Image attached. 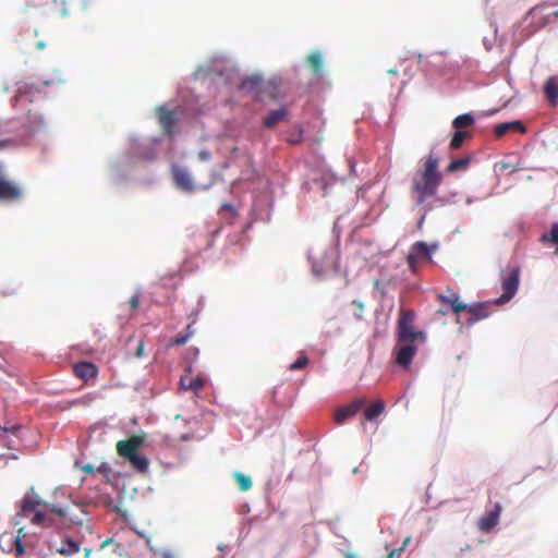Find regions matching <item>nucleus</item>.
Listing matches in <instances>:
<instances>
[{
  "mask_svg": "<svg viewBox=\"0 0 558 558\" xmlns=\"http://www.w3.org/2000/svg\"><path fill=\"white\" fill-rule=\"evenodd\" d=\"M46 46H47L46 43L43 41V40H39V41L36 43V49H38V50L45 49Z\"/></svg>",
  "mask_w": 558,
  "mask_h": 558,
  "instance_id": "nucleus-44",
  "label": "nucleus"
},
{
  "mask_svg": "<svg viewBox=\"0 0 558 558\" xmlns=\"http://www.w3.org/2000/svg\"><path fill=\"white\" fill-rule=\"evenodd\" d=\"M143 352H144V343L141 341L138 347H137V350H136V356L137 357H142L143 356Z\"/></svg>",
  "mask_w": 558,
  "mask_h": 558,
  "instance_id": "nucleus-43",
  "label": "nucleus"
},
{
  "mask_svg": "<svg viewBox=\"0 0 558 558\" xmlns=\"http://www.w3.org/2000/svg\"><path fill=\"white\" fill-rule=\"evenodd\" d=\"M544 94L549 105L555 107L558 104V78L549 77L544 85Z\"/></svg>",
  "mask_w": 558,
  "mask_h": 558,
  "instance_id": "nucleus-14",
  "label": "nucleus"
},
{
  "mask_svg": "<svg viewBox=\"0 0 558 558\" xmlns=\"http://www.w3.org/2000/svg\"><path fill=\"white\" fill-rule=\"evenodd\" d=\"M420 259L421 258L418 256H416V254H414L413 252L410 251V253L407 257V263H408L409 268L412 271H416V267H417Z\"/></svg>",
  "mask_w": 558,
  "mask_h": 558,
  "instance_id": "nucleus-33",
  "label": "nucleus"
},
{
  "mask_svg": "<svg viewBox=\"0 0 558 558\" xmlns=\"http://www.w3.org/2000/svg\"><path fill=\"white\" fill-rule=\"evenodd\" d=\"M415 313L412 310L401 307L397 323L398 342H424L426 337L421 330H414Z\"/></svg>",
  "mask_w": 558,
  "mask_h": 558,
  "instance_id": "nucleus-2",
  "label": "nucleus"
},
{
  "mask_svg": "<svg viewBox=\"0 0 558 558\" xmlns=\"http://www.w3.org/2000/svg\"><path fill=\"white\" fill-rule=\"evenodd\" d=\"M437 299L444 304V308H440L438 312L442 315H447L449 312H452L457 315V323L460 324L462 322L463 311L466 308V304L460 301V296L450 290H448V294H438Z\"/></svg>",
  "mask_w": 558,
  "mask_h": 558,
  "instance_id": "nucleus-3",
  "label": "nucleus"
},
{
  "mask_svg": "<svg viewBox=\"0 0 558 558\" xmlns=\"http://www.w3.org/2000/svg\"><path fill=\"white\" fill-rule=\"evenodd\" d=\"M474 124V117L471 113H463L458 116L452 121V126L459 131H465L464 129Z\"/></svg>",
  "mask_w": 558,
  "mask_h": 558,
  "instance_id": "nucleus-20",
  "label": "nucleus"
},
{
  "mask_svg": "<svg viewBox=\"0 0 558 558\" xmlns=\"http://www.w3.org/2000/svg\"><path fill=\"white\" fill-rule=\"evenodd\" d=\"M0 429H1V430H3V432H5V429H4V428H2L1 426H0Z\"/></svg>",
  "mask_w": 558,
  "mask_h": 558,
  "instance_id": "nucleus-50",
  "label": "nucleus"
},
{
  "mask_svg": "<svg viewBox=\"0 0 558 558\" xmlns=\"http://www.w3.org/2000/svg\"><path fill=\"white\" fill-rule=\"evenodd\" d=\"M234 478H235L236 484L239 485V488L242 492H246V490L251 489L252 480L250 476H247L243 473L236 472V473H234Z\"/></svg>",
  "mask_w": 558,
  "mask_h": 558,
  "instance_id": "nucleus-28",
  "label": "nucleus"
},
{
  "mask_svg": "<svg viewBox=\"0 0 558 558\" xmlns=\"http://www.w3.org/2000/svg\"><path fill=\"white\" fill-rule=\"evenodd\" d=\"M288 111L286 108H280L269 112L264 119V125L268 129L276 126L279 122L286 121Z\"/></svg>",
  "mask_w": 558,
  "mask_h": 558,
  "instance_id": "nucleus-15",
  "label": "nucleus"
},
{
  "mask_svg": "<svg viewBox=\"0 0 558 558\" xmlns=\"http://www.w3.org/2000/svg\"><path fill=\"white\" fill-rule=\"evenodd\" d=\"M198 157H199L201 160L206 161V160H208L210 158V154L207 150H202V151L198 153Z\"/></svg>",
  "mask_w": 558,
  "mask_h": 558,
  "instance_id": "nucleus-40",
  "label": "nucleus"
},
{
  "mask_svg": "<svg viewBox=\"0 0 558 558\" xmlns=\"http://www.w3.org/2000/svg\"><path fill=\"white\" fill-rule=\"evenodd\" d=\"M501 510L502 507L499 502H495L490 509H486L478 520V529L485 533L490 532L498 524Z\"/></svg>",
  "mask_w": 558,
  "mask_h": 558,
  "instance_id": "nucleus-9",
  "label": "nucleus"
},
{
  "mask_svg": "<svg viewBox=\"0 0 558 558\" xmlns=\"http://www.w3.org/2000/svg\"><path fill=\"white\" fill-rule=\"evenodd\" d=\"M223 208L232 209V206H231V205L226 204V205H223Z\"/></svg>",
  "mask_w": 558,
  "mask_h": 558,
  "instance_id": "nucleus-48",
  "label": "nucleus"
},
{
  "mask_svg": "<svg viewBox=\"0 0 558 558\" xmlns=\"http://www.w3.org/2000/svg\"><path fill=\"white\" fill-rule=\"evenodd\" d=\"M73 373L76 377L87 381L98 375V368L90 362H78L73 365Z\"/></svg>",
  "mask_w": 558,
  "mask_h": 558,
  "instance_id": "nucleus-12",
  "label": "nucleus"
},
{
  "mask_svg": "<svg viewBox=\"0 0 558 558\" xmlns=\"http://www.w3.org/2000/svg\"><path fill=\"white\" fill-rule=\"evenodd\" d=\"M438 167L439 157L430 153L424 158L422 169L416 171L412 178L411 192L414 202L422 206V216L417 222L418 229L422 228L427 214L433 209L428 203L429 199L437 196L438 189L442 183V174Z\"/></svg>",
  "mask_w": 558,
  "mask_h": 558,
  "instance_id": "nucleus-1",
  "label": "nucleus"
},
{
  "mask_svg": "<svg viewBox=\"0 0 558 558\" xmlns=\"http://www.w3.org/2000/svg\"><path fill=\"white\" fill-rule=\"evenodd\" d=\"M385 411V403L383 400L377 399L371 405H368L364 411V420L365 421H374Z\"/></svg>",
  "mask_w": 558,
  "mask_h": 558,
  "instance_id": "nucleus-17",
  "label": "nucleus"
},
{
  "mask_svg": "<svg viewBox=\"0 0 558 558\" xmlns=\"http://www.w3.org/2000/svg\"><path fill=\"white\" fill-rule=\"evenodd\" d=\"M490 314V304L487 302L476 303V304H466V308L462 314L461 325L471 326L476 322L487 318Z\"/></svg>",
  "mask_w": 558,
  "mask_h": 558,
  "instance_id": "nucleus-5",
  "label": "nucleus"
},
{
  "mask_svg": "<svg viewBox=\"0 0 558 558\" xmlns=\"http://www.w3.org/2000/svg\"><path fill=\"white\" fill-rule=\"evenodd\" d=\"M158 118L163 132L170 135L177 121L175 113L165 107H161L158 110Z\"/></svg>",
  "mask_w": 558,
  "mask_h": 558,
  "instance_id": "nucleus-13",
  "label": "nucleus"
},
{
  "mask_svg": "<svg viewBox=\"0 0 558 558\" xmlns=\"http://www.w3.org/2000/svg\"><path fill=\"white\" fill-rule=\"evenodd\" d=\"M545 9V5L542 4V5H536L534 8H532L530 11H529V16H532V17H536L538 15H543V10Z\"/></svg>",
  "mask_w": 558,
  "mask_h": 558,
  "instance_id": "nucleus-37",
  "label": "nucleus"
},
{
  "mask_svg": "<svg viewBox=\"0 0 558 558\" xmlns=\"http://www.w3.org/2000/svg\"><path fill=\"white\" fill-rule=\"evenodd\" d=\"M80 550V544L73 539H66L62 542L61 546L57 551L63 556H70Z\"/></svg>",
  "mask_w": 558,
  "mask_h": 558,
  "instance_id": "nucleus-23",
  "label": "nucleus"
},
{
  "mask_svg": "<svg viewBox=\"0 0 558 558\" xmlns=\"http://www.w3.org/2000/svg\"><path fill=\"white\" fill-rule=\"evenodd\" d=\"M128 461L138 472L144 473V472H146L148 470L149 461L144 456H141V454L137 453L134 457L130 458Z\"/></svg>",
  "mask_w": 558,
  "mask_h": 558,
  "instance_id": "nucleus-24",
  "label": "nucleus"
},
{
  "mask_svg": "<svg viewBox=\"0 0 558 558\" xmlns=\"http://www.w3.org/2000/svg\"><path fill=\"white\" fill-rule=\"evenodd\" d=\"M38 505L39 500L36 496L26 495L22 500L20 514L24 517L28 515V513L34 511Z\"/></svg>",
  "mask_w": 558,
  "mask_h": 558,
  "instance_id": "nucleus-21",
  "label": "nucleus"
},
{
  "mask_svg": "<svg viewBox=\"0 0 558 558\" xmlns=\"http://www.w3.org/2000/svg\"><path fill=\"white\" fill-rule=\"evenodd\" d=\"M160 558H173V556L169 551H162Z\"/></svg>",
  "mask_w": 558,
  "mask_h": 558,
  "instance_id": "nucleus-45",
  "label": "nucleus"
},
{
  "mask_svg": "<svg viewBox=\"0 0 558 558\" xmlns=\"http://www.w3.org/2000/svg\"><path fill=\"white\" fill-rule=\"evenodd\" d=\"M262 82L260 76H250L242 80L240 87L245 90H255Z\"/></svg>",
  "mask_w": 558,
  "mask_h": 558,
  "instance_id": "nucleus-27",
  "label": "nucleus"
},
{
  "mask_svg": "<svg viewBox=\"0 0 558 558\" xmlns=\"http://www.w3.org/2000/svg\"><path fill=\"white\" fill-rule=\"evenodd\" d=\"M308 357L304 354H301L295 362H293L290 366H289V369L290 371H296V369H302L304 368L307 364H308Z\"/></svg>",
  "mask_w": 558,
  "mask_h": 558,
  "instance_id": "nucleus-32",
  "label": "nucleus"
},
{
  "mask_svg": "<svg viewBox=\"0 0 558 558\" xmlns=\"http://www.w3.org/2000/svg\"><path fill=\"white\" fill-rule=\"evenodd\" d=\"M470 162H471V158L470 157H462V158L453 159L447 166L446 170L449 173L462 171V170L468 169Z\"/></svg>",
  "mask_w": 558,
  "mask_h": 558,
  "instance_id": "nucleus-22",
  "label": "nucleus"
},
{
  "mask_svg": "<svg viewBox=\"0 0 558 558\" xmlns=\"http://www.w3.org/2000/svg\"><path fill=\"white\" fill-rule=\"evenodd\" d=\"M307 63L311 66L314 74H319L323 69V57H322L320 52H318V51L312 52L307 57Z\"/></svg>",
  "mask_w": 558,
  "mask_h": 558,
  "instance_id": "nucleus-25",
  "label": "nucleus"
},
{
  "mask_svg": "<svg viewBox=\"0 0 558 558\" xmlns=\"http://www.w3.org/2000/svg\"><path fill=\"white\" fill-rule=\"evenodd\" d=\"M352 305L355 306L356 308V312H355V317L357 319H362L363 317V312H364V304L361 302V301H357V300H354L352 302Z\"/></svg>",
  "mask_w": 558,
  "mask_h": 558,
  "instance_id": "nucleus-34",
  "label": "nucleus"
},
{
  "mask_svg": "<svg viewBox=\"0 0 558 558\" xmlns=\"http://www.w3.org/2000/svg\"><path fill=\"white\" fill-rule=\"evenodd\" d=\"M403 553V547L392 549L388 555H385L380 558H401Z\"/></svg>",
  "mask_w": 558,
  "mask_h": 558,
  "instance_id": "nucleus-36",
  "label": "nucleus"
},
{
  "mask_svg": "<svg viewBox=\"0 0 558 558\" xmlns=\"http://www.w3.org/2000/svg\"><path fill=\"white\" fill-rule=\"evenodd\" d=\"M378 284H379V281L375 280V286L378 287Z\"/></svg>",
  "mask_w": 558,
  "mask_h": 558,
  "instance_id": "nucleus-49",
  "label": "nucleus"
},
{
  "mask_svg": "<svg viewBox=\"0 0 558 558\" xmlns=\"http://www.w3.org/2000/svg\"><path fill=\"white\" fill-rule=\"evenodd\" d=\"M410 542H411V536L405 537V539L403 541V544L401 546V547H403V550L405 549V547L409 545Z\"/></svg>",
  "mask_w": 558,
  "mask_h": 558,
  "instance_id": "nucleus-46",
  "label": "nucleus"
},
{
  "mask_svg": "<svg viewBox=\"0 0 558 558\" xmlns=\"http://www.w3.org/2000/svg\"><path fill=\"white\" fill-rule=\"evenodd\" d=\"M32 523L36 525L50 526L52 520L44 512L37 511L32 518Z\"/></svg>",
  "mask_w": 558,
  "mask_h": 558,
  "instance_id": "nucleus-30",
  "label": "nucleus"
},
{
  "mask_svg": "<svg viewBox=\"0 0 558 558\" xmlns=\"http://www.w3.org/2000/svg\"><path fill=\"white\" fill-rule=\"evenodd\" d=\"M366 404L364 398H356L350 403L338 408L335 412V422L338 425L343 424L349 418L355 416Z\"/></svg>",
  "mask_w": 558,
  "mask_h": 558,
  "instance_id": "nucleus-7",
  "label": "nucleus"
},
{
  "mask_svg": "<svg viewBox=\"0 0 558 558\" xmlns=\"http://www.w3.org/2000/svg\"><path fill=\"white\" fill-rule=\"evenodd\" d=\"M180 385H181L182 389H184V390H193V391L197 392L201 389H203V387L205 386V380L201 376H195V377L182 376L180 379Z\"/></svg>",
  "mask_w": 558,
  "mask_h": 558,
  "instance_id": "nucleus-16",
  "label": "nucleus"
},
{
  "mask_svg": "<svg viewBox=\"0 0 558 558\" xmlns=\"http://www.w3.org/2000/svg\"><path fill=\"white\" fill-rule=\"evenodd\" d=\"M50 81H41L40 83L34 85L36 90H41L43 87L48 86Z\"/></svg>",
  "mask_w": 558,
  "mask_h": 558,
  "instance_id": "nucleus-41",
  "label": "nucleus"
},
{
  "mask_svg": "<svg viewBox=\"0 0 558 558\" xmlns=\"http://www.w3.org/2000/svg\"><path fill=\"white\" fill-rule=\"evenodd\" d=\"M141 303V293L136 292L129 301L131 310H137Z\"/></svg>",
  "mask_w": 558,
  "mask_h": 558,
  "instance_id": "nucleus-35",
  "label": "nucleus"
},
{
  "mask_svg": "<svg viewBox=\"0 0 558 558\" xmlns=\"http://www.w3.org/2000/svg\"><path fill=\"white\" fill-rule=\"evenodd\" d=\"M388 73H389V74L397 75V74H398V71H397L396 69H390V70H388Z\"/></svg>",
  "mask_w": 558,
  "mask_h": 558,
  "instance_id": "nucleus-47",
  "label": "nucleus"
},
{
  "mask_svg": "<svg viewBox=\"0 0 558 558\" xmlns=\"http://www.w3.org/2000/svg\"><path fill=\"white\" fill-rule=\"evenodd\" d=\"M402 345L398 349L397 355H396V362L398 365L402 367H409L413 356L415 355L417 351V347L415 345V342H401Z\"/></svg>",
  "mask_w": 558,
  "mask_h": 558,
  "instance_id": "nucleus-11",
  "label": "nucleus"
},
{
  "mask_svg": "<svg viewBox=\"0 0 558 558\" xmlns=\"http://www.w3.org/2000/svg\"><path fill=\"white\" fill-rule=\"evenodd\" d=\"M411 252L416 254V256H418L421 259L422 258H426V259L430 258V248L425 242L420 241V242L414 243L411 247Z\"/></svg>",
  "mask_w": 558,
  "mask_h": 558,
  "instance_id": "nucleus-26",
  "label": "nucleus"
},
{
  "mask_svg": "<svg viewBox=\"0 0 558 558\" xmlns=\"http://www.w3.org/2000/svg\"><path fill=\"white\" fill-rule=\"evenodd\" d=\"M543 242H553L557 245V252H558V223H554L550 230L549 234H543L542 236Z\"/></svg>",
  "mask_w": 558,
  "mask_h": 558,
  "instance_id": "nucleus-31",
  "label": "nucleus"
},
{
  "mask_svg": "<svg viewBox=\"0 0 558 558\" xmlns=\"http://www.w3.org/2000/svg\"><path fill=\"white\" fill-rule=\"evenodd\" d=\"M15 293H16V290H15V289H13V288H12V289L8 288V289H4V290L2 291V295H3V296L13 295V294H15Z\"/></svg>",
  "mask_w": 558,
  "mask_h": 558,
  "instance_id": "nucleus-42",
  "label": "nucleus"
},
{
  "mask_svg": "<svg viewBox=\"0 0 558 558\" xmlns=\"http://www.w3.org/2000/svg\"><path fill=\"white\" fill-rule=\"evenodd\" d=\"M193 333L194 330L192 329V326L189 325L185 333H180L175 336L173 339H171L170 345L185 344L189 341V339L193 336Z\"/></svg>",
  "mask_w": 558,
  "mask_h": 558,
  "instance_id": "nucleus-29",
  "label": "nucleus"
},
{
  "mask_svg": "<svg viewBox=\"0 0 558 558\" xmlns=\"http://www.w3.org/2000/svg\"><path fill=\"white\" fill-rule=\"evenodd\" d=\"M50 512L56 513L60 517H65V511L62 508H58L56 506L51 507Z\"/></svg>",
  "mask_w": 558,
  "mask_h": 558,
  "instance_id": "nucleus-39",
  "label": "nucleus"
},
{
  "mask_svg": "<svg viewBox=\"0 0 558 558\" xmlns=\"http://www.w3.org/2000/svg\"><path fill=\"white\" fill-rule=\"evenodd\" d=\"M519 276L520 269L514 267L502 278V294L495 301V304H506L514 296L519 287Z\"/></svg>",
  "mask_w": 558,
  "mask_h": 558,
  "instance_id": "nucleus-4",
  "label": "nucleus"
},
{
  "mask_svg": "<svg viewBox=\"0 0 558 558\" xmlns=\"http://www.w3.org/2000/svg\"><path fill=\"white\" fill-rule=\"evenodd\" d=\"M171 173L177 189L185 193L194 192V181L191 174L184 168H181L179 166H172Z\"/></svg>",
  "mask_w": 558,
  "mask_h": 558,
  "instance_id": "nucleus-10",
  "label": "nucleus"
},
{
  "mask_svg": "<svg viewBox=\"0 0 558 558\" xmlns=\"http://www.w3.org/2000/svg\"><path fill=\"white\" fill-rule=\"evenodd\" d=\"M144 444V438L138 435H132L130 438L125 440L118 441L116 448L117 452L120 457L129 460L138 453L140 448Z\"/></svg>",
  "mask_w": 558,
  "mask_h": 558,
  "instance_id": "nucleus-8",
  "label": "nucleus"
},
{
  "mask_svg": "<svg viewBox=\"0 0 558 558\" xmlns=\"http://www.w3.org/2000/svg\"><path fill=\"white\" fill-rule=\"evenodd\" d=\"M511 130L519 131L522 133L525 132V128L520 121H512L497 124L495 126V134L497 137H501Z\"/></svg>",
  "mask_w": 558,
  "mask_h": 558,
  "instance_id": "nucleus-18",
  "label": "nucleus"
},
{
  "mask_svg": "<svg viewBox=\"0 0 558 558\" xmlns=\"http://www.w3.org/2000/svg\"><path fill=\"white\" fill-rule=\"evenodd\" d=\"M14 543H15V551H16V556H17V557L23 556V555H24V553H25V549H24V546H23V544H22V542H21L20 537H16V538H15V541H14Z\"/></svg>",
  "mask_w": 558,
  "mask_h": 558,
  "instance_id": "nucleus-38",
  "label": "nucleus"
},
{
  "mask_svg": "<svg viewBox=\"0 0 558 558\" xmlns=\"http://www.w3.org/2000/svg\"><path fill=\"white\" fill-rule=\"evenodd\" d=\"M23 197V189L14 181L0 174V202L14 203Z\"/></svg>",
  "mask_w": 558,
  "mask_h": 558,
  "instance_id": "nucleus-6",
  "label": "nucleus"
},
{
  "mask_svg": "<svg viewBox=\"0 0 558 558\" xmlns=\"http://www.w3.org/2000/svg\"><path fill=\"white\" fill-rule=\"evenodd\" d=\"M471 136H472V133L470 131L456 130V132L453 133V135L451 137L450 144H449L450 149H452V150L459 149L463 145L464 141L470 138Z\"/></svg>",
  "mask_w": 558,
  "mask_h": 558,
  "instance_id": "nucleus-19",
  "label": "nucleus"
}]
</instances>
